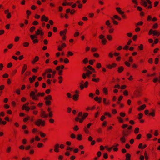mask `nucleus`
I'll list each match as a JSON object with an SVG mask.
<instances>
[{"label":"nucleus","mask_w":160,"mask_h":160,"mask_svg":"<svg viewBox=\"0 0 160 160\" xmlns=\"http://www.w3.org/2000/svg\"><path fill=\"white\" fill-rule=\"evenodd\" d=\"M77 138L79 140H80L82 138V136L81 134H78V135Z\"/></svg>","instance_id":"24"},{"label":"nucleus","mask_w":160,"mask_h":160,"mask_svg":"<svg viewBox=\"0 0 160 160\" xmlns=\"http://www.w3.org/2000/svg\"><path fill=\"white\" fill-rule=\"evenodd\" d=\"M83 81H82L80 85V87L81 89L82 90L84 88V85L83 84Z\"/></svg>","instance_id":"17"},{"label":"nucleus","mask_w":160,"mask_h":160,"mask_svg":"<svg viewBox=\"0 0 160 160\" xmlns=\"http://www.w3.org/2000/svg\"><path fill=\"white\" fill-rule=\"evenodd\" d=\"M67 31V29H65L64 31H61L60 32V35L61 36H62L64 34H65L66 33Z\"/></svg>","instance_id":"16"},{"label":"nucleus","mask_w":160,"mask_h":160,"mask_svg":"<svg viewBox=\"0 0 160 160\" xmlns=\"http://www.w3.org/2000/svg\"><path fill=\"white\" fill-rule=\"evenodd\" d=\"M114 88L119 89L120 88V86L118 84L114 86Z\"/></svg>","instance_id":"59"},{"label":"nucleus","mask_w":160,"mask_h":160,"mask_svg":"<svg viewBox=\"0 0 160 160\" xmlns=\"http://www.w3.org/2000/svg\"><path fill=\"white\" fill-rule=\"evenodd\" d=\"M41 21H45V22H47L48 21V18L47 17H46L45 15H43L42 17Z\"/></svg>","instance_id":"7"},{"label":"nucleus","mask_w":160,"mask_h":160,"mask_svg":"<svg viewBox=\"0 0 160 160\" xmlns=\"http://www.w3.org/2000/svg\"><path fill=\"white\" fill-rule=\"evenodd\" d=\"M88 81H86L84 83V86L86 88L88 87Z\"/></svg>","instance_id":"50"},{"label":"nucleus","mask_w":160,"mask_h":160,"mask_svg":"<svg viewBox=\"0 0 160 160\" xmlns=\"http://www.w3.org/2000/svg\"><path fill=\"white\" fill-rule=\"evenodd\" d=\"M38 24V22L37 21H34L33 22V24L34 25H37Z\"/></svg>","instance_id":"63"},{"label":"nucleus","mask_w":160,"mask_h":160,"mask_svg":"<svg viewBox=\"0 0 160 160\" xmlns=\"http://www.w3.org/2000/svg\"><path fill=\"white\" fill-rule=\"evenodd\" d=\"M137 9L138 10L141 11L142 10V8L141 7L139 6H138L137 7Z\"/></svg>","instance_id":"51"},{"label":"nucleus","mask_w":160,"mask_h":160,"mask_svg":"<svg viewBox=\"0 0 160 160\" xmlns=\"http://www.w3.org/2000/svg\"><path fill=\"white\" fill-rule=\"evenodd\" d=\"M117 118L118 119L119 121L121 123H123V121L122 119L120 117H117Z\"/></svg>","instance_id":"29"},{"label":"nucleus","mask_w":160,"mask_h":160,"mask_svg":"<svg viewBox=\"0 0 160 160\" xmlns=\"http://www.w3.org/2000/svg\"><path fill=\"white\" fill-rule=\"evenodd\" d=\"M123 94L124 95H127L128 94V91L127 90H125V91H124L123 92Z\"/></svg>","instance_id":"60"},{"label":"nucleus","mask_w":160,"mask_h":160,"mask_svg":"<svg viewBox=\"0 0 160 160\" xmlns=\"http://www.w3.org/2000/svg\"><path fill=\"white\" fill-rule=\"evenodd\" d=\"M6 123V122L2 121L1 119L0 118V124H2L4 125Z\"/></svg>","instance_id":"34"},{"label":"nucleus","mask_w":160,"mask_h":160,"mask_svg":"<svg viewBox=\"0 0 160 160\" xmlns=\"http://www.w3.org/2000/svg\"><path fill=\"white\" fill-rule=\"evenodd\" d=\"M124 68L122 67H120L118 68V71L119 72H121L123 70Z\"/></svg>","instance_id":"15"},{"label":"nucleus","mask_w":160,"mask_h":160,"mask_svg":"<svg viewBox=\"0 0 160 160\" xmlns=\"http://www.w3.org/2000/svg\"><path fill=\"white\" fill-rule=\"evenodd\" d=\"M67 95L68 98H71L72 97V95L69 92H68L67 93Z\"/></svg>","instance_id":"49"},{"label":"nucleus","mask_w":160,"mask_h":160,"mask_svg":"<svg viewBox=\"0 0 160 160\" xmlns=\"http://www.w3.org/2000/svg\"><path fill=\"white\" fill-rule=\"evenodd\" d=\"M99 38L100 39H102V43L103 44L105 45L107 41L106 39L105 38L104 36L103 35H101L99 36Z\"/></svg>","instance_id":"4"},{"label":"nucleus","mask_w":160,"mask_h":160,"mask_svg":"<svg viewBox=\"0 0 160 160\" xmlns=\"http://www.w3.org/2000/svg\"><path fill=\"white\" fill-rule=\"evenodd\" d=\"M153 34L154 36H158L160 35V34L159 32L156 30L153 31L152 29H150L149 32V34L151 35Z\"/></svg>","instance_id":"1"},{"label":"nucleus","mask_w":160,"mask_h":160,"mask_svg":"<svg viewBox=\"0 0 160 160\" xmlns=\"http://www.w3.org/2000/svg\"><path fill=\"white\" fill-rule=\"evenodd\" d=\"M146 107V105L145 104H143V105L141 106L139 108H138V110H141L144 109Z\"/></svg>","instance_id":"14"},{"label":"nucleus","mask_w":160,"mask_h":160,"mask_svg":"<svg viewBox=\"0 0 160 160\" xmlns=\"http://www.w3.org/2000/svg\"><path fill=\"white\" fill-rule=\"evenodd\" d=\"M138 148H142L143 145L142 143H140L139 144V145L138 146Z\"/></svg>","instance_id":"54"},{"label":"nucleus","mask_w":160,"mask_h":160,"mask_svg":"<svg viewBox=\"0 0 160 160\" xmlns=\"http://www.w3.org/2000/svg\"><path fill=\"white\" fill-rule=\"evenodd\" d=\"M104 158L105 159H107L108 158V154L106 153H105L103 155Z\"/></svg>","instance_id":"47"},{"label":"nucleus","mask_w":160,"mask_h":160,"mask_svg":"<svg viewBox=\"0 0 160 160\" xmlns=\"http://www.w3.org/2000/svg\"><path fill=\"white\" fill-rule=\"evenodd\" d=\"M120 141L122 143H124L125 142V138L124 137H121L120 138Z\"/></svg>","instance_id":"23"},{"label":"nucleus","mask_w":160,"mask_h":160,"mask_svg":"<svg viewBox=\"0 0 160 160\" xmlns=\"http://www.w3.org/2000/svg\"><path fill=\"white\" fill-rule=\"evenodd\" d=\"M83 62L84 63H87L88 62V58H85V59L83 60Z\"/></svg>","instance_id":"31"},{"label":"nucleus","mask_w":160,"mask_h":160,"mask_svg":"<svg viewBox=\"0 0 160 160\" xmlns=\"http://www.w3.org/2000/svg\"><path fill=\"white\" fill-rule=\"evenodd\" d=\"M78 115V117H81V118L82 119H85V117H84V116L83 115L82 112H79Z\"/></svg>","instance_id":"13"},{"label":"nucleus","mask_w":160,"mask_h":160,"mask_svg":"<svg viewBox=\"0 0 160 160\" xmlns=\"http://www.w3.org/2000/svg\"><path fill=\"white\" fill-rule=\"evenodd\" d=\"M27 66L26 65L24 64V66L22 68V74H23V73L25 72V70L27 69Z\"/></svg>","instance_id":"12"},{"label":"nucleus","mask_w":160,"mask_h":160,"mask_svg":"<svg viewBox=\"0 0 160 160\" xmlns=\"http://www.w3.org/2000/svg\"><path fill=\"white\" fill-rule=\"evenodd\" d=\"M158 27V24L156 23L153 26L152 28L154 29Z\"/></svg>","instance_id":"30"},{"label":"nucleus","mask_w":160,"mask_h":160,"mask_svg":"<svg viewBox=\"0 0 160 160\" xmlns=\"http://www.w3.org/2000/svg\"><path fill=\"white\" fill-rule=\"evenodd\" d=\"M47 72H52V69H48L46 71Z\"/></svg>","instance_id":"42"},{"label":"nucleus","mask_w":160,"mask_h":160,"mask_svg":"<svg viewBox=\"0 0 160 160\" xmlns=\"http://www.w3.org/2000/svg\"><path fill=\"white\" fill-rule=\"evenodd\" d=\"M61 68L60 66H58L56 68V69L58 71V74L59 75H61L62 74V70H60V69Z\"/></svg>","instance_id":"8"},{"label":"nucleus","mask_w":160,"mask_h":160,"mask_svg":"<svg viewBox=\"0 0 160 160\" xmlns=\"http://www.w3.org/2000/svg\"><path fill=\"white\" fill-rule=\"evenodd\" d=\"M92 80L93 81L95 82H98L99 80V78H93L92 79Z\"/></svg>","instance_id":"25"},{"label":"nucleus","mask_w":160,"mask_h":160,"mask_svg":"<svg viewBox=\"0 0 160 160\" xmlns=\"http://www.w3.org/2000/svg\"><path fill=\"white\" fill-rule=\"evenodd\" d=\"M31 38L32 40H33L34 38H37V36L35 35H30Z\"/></svg>","instance_id":"20"},{"label":"nucleus","mask_w":160,"mask_h":160,"mask_svg":"<svg viewBox=\"0 0 160 160\" xmlns=\"http://www.w3.org/2000/svg\"><path fill=\"white\" fill-rule=\"evenodd\" d=\"M152 112L150 113L149 114L152 116H154V111L153 110H152Z\"/></svg>","instance_id":"33"},{"label":"nucleus","mask_w":160,"mask_h":160,"mask_svg":"<svg viewBox=\"0 0 160 160\" xmlns=\"http://www.w3.org/2000/svg\"><path fill=\"white\" fill-rule=\"evenodd\" d=\"M94 99L96 101H98V102L100 103L101 102L102 98H99L98 97H96L94 98Z\"/></svg>","instance_id":"10"},{"label":"nucleus","mask_w":160,"mask_h":160,"mask_svg":"<svg viewBox=\"0 0 160 160\" xmlns=\"http://www.w3.org/2000/svg\"><path fill=\"white\" fill-rule=\"evenodd\" d=\"M49 117L51 118L52 117V112H50L49 113Z\"/></svg>","instance_id":"57"},{"label":"nucleus","mask_w":160,"mask_h":160,"mask_svg":"<svg viewBox=\"0 0 160 160\" xmlns=\"http://www.w3.org/2000/svg\"><path fill=\"white\" fill-rule=\"evenodd\" d=\"M10 25L9 24H8L5 26V28L7 29H8L9 28Z\"/></svg>","instance_id":"62"},{"label":"nucleus","mask_w":160,"mask_h":160,"mask_svg":"<svg viewBox=\"0 0 160 160\" xmlns=\"http://www.w3.org/2000/svg\"><path fill=\"white\" fill-rule=\"evenodd\" d=\"M35 140L37 141H39L40 138L38 136H36L35 138Z\"/></svg>","instance_id":"61"},{"label":"nucleus","mask_w":160,"mask_h":160,"mask_svg":"<svg viewBox=\"0 0 160 160\" xmlns=\"http://www.w3.org/2000/svg\"><path fill=\"white\" fill-rule=\"evenodd\" d=\"M125 64L128 67H129L130 65V64L127 61L125 62Z\"/></svg>","instance_id":"52"},{"label":"nucleus","mask_w":160,"mask_h":160,"mask_svg":"<svg viewBox=\"0 0 160 160\" xmlns=\"http://www.w3.org/2000/svg\"><path fill=\"white\" fill-rule=\"evenodd\" d=\"M78 95H74L73 96V99L75 101H77L78 100Z\"/></svg>","instance_id":"18"},{"label":"nucleus","mask_w":160,"mask_h":160,"mask_svg":"<svg viewBox=\"0 0 160 160\" xmlns=\"http://www.w3.org/2000/svg\"><path fill=\"white\" fill-rule=\"evenodd\" d=\"M35 28L34 27H32L30 29V31L31 32H33L34 30L35 29Z\"/></svg>","instance_id":"28"},{"label":"nucleus","mask_w":160,"mask_h":160,"mask_svg":"<svg viewBox=\"0 0 160 160\" xmlns=\"http://www.w3.org/2000/svg\"><path fill=\"white\" fill-rule=\"evenodd\" d=\"M31 12L29 10H27L26 11V14L27 15H29L31 14Z\"/></svg>","instance_id":"55"},{"label":"nucleus","mask_w":160,"mask_h":160,"mask_svg":"<svg viewBox=\"0 0 160 160\" xmlns=\"http://www.w3.org/2000/svg\"><path fill=\"white\" fill-rule=\"evenodd\" d=\"M103 92L105 94H107L108 93V91L106 88H104L103 89Z\"/></svg>","instance_id":"37"},{"label":"nucleus","mask_w":160,"mask_h":160,"mask_svg":"<svg viewBox=\"0 0 160 160\" xmlns=\"http://www.w3.org/2000/svg\"><path fill=\"white\" fill-rule=\"evenodd\" d=\"M9 11L8 9L5 10L4 11L5 14H6V17L8 19L10 18L11 17V13L9 12Z\"/></svg>","instance_id":"5"},{"label":"nucleus","mask_w":160,"mask_h":160,"mask_svg":"<svg viewBox=\"0 0 160 160\" xmlns=\"http://www.w3.org/2000/svg\"><path fill=\"white\" fill-rule=\"evenodd\" d=\"M101 67V64L100 63H98L97 65V67L98 68H100Z\"/></svg>","instance_id":"48"},{"label":"nucleus","mask_w":160,"mask_h":160,"mask_svg":"<svg viewBox=\"0 0 160 160\" xmlns=\"http://www.w3.org/2000/svg\"><path fill=\"white\" fill-rule=\"evenodd\" d=\"M58 79H59V83H61L62 82V77L60 76L58 78Z\"/></svg>","instance_id":"43"},{"label":"nucleus","mask_w":160,"mask_h":160,"mask_svg":"<svg viewBox=\"0 0 160 160\" xmlns=\"http://www.w3.org/2000/svg\"><path fill=\"white\" fill-rule=\"evenodd\" d=\"M139 118L138 119H140L142 117V113H139L138 114Z\"/></svg>","instance_id":"44"},{"label":"nucleus","mask_w":160,"mask_h":160,"mask_svg":"<svg viewBox=\"0 0 160 160\" xmlns=\"http://www.w3.org/2000/svg\"><path fill=\"white\" fill-rule=\"evenodd\" d=\"M39 133H40V134L41 136V137H44L45 136V134L42 133V132H39Z\"/></svg>","instance_id":"36"},{"label":"nucleus","mask_w":160,"mask_h":160,"mask_svg":"<svg viewBox=\"0 0 160 160\" xmlns=\"http://www.w3.org/2000/svg\"><path fill=\"white\" fill-rule=\"evenodd\" d=\"M158 78H155L153 80V82H156L157 81H158Z\"/></svg>","instance_id":"64"},{"label":"nucleus","mask_w":160,"mask_h":160,"mask_svg":"<svg viewBox=\"0 0 160 160\" xmlns=\"http://www.w3.org/2000/svg\"><path fill=\"white\" fill-rule=\"evenodd\" d=\"M45 103L47 105H50L51 104V101L48 100H46Z\"/></svg>","instance_id":"26"},{"label":"nucleus","mask_w":160,"mask_h":160,"mask_svg":"<svg viewBox=\"0 0 160 160\" xmlns=\"http://www.w3.org/2000/svg\"><path fill=\"white\" fill-rule=\"evenodd\" d=\"M41 116L43 118H46L48 117V115L45 114L44 111H42L41 113Z\"/></svg>","instance_id":"11"},{"label":"nucleus","mask_w":160,"mask_h":160,"mask_svg":"<svg viewBox=\"0 0 160 160\" xmlns=\"http://www.w3.org/2000/svg\"><path fill=\"white\" fill-rule=\"evenodd\" d=\"M82 78L85 79L87 77H86V73H83L82 75Z\"/></svg>","instance_id":"45"},{"label":"nucleus","mask_w":160,"mask_h":160,"mask_svg":"<svg viewBox=\"0 0 160 160\" xmlns=\"http://www.w3.org/2000/svg\"><path fill=\"white\" fill-rule=\"evenodd\" d=\"M71 137L72 138H76V136L75 135L72 133L71 135Z\"/></svg>","instance_id":"53"},{"label":"nucleus","mask_w":160,"mask_h":160,"mask_svg":"<svg viewBox=\"0 0 160 160\" xmlns=\"http://www.w3.org/2000/svg\"><path fill=\"white\" fill-rule=\"evenodd\" d=\"M143 24V22H138L137 23L136 25V26H137L138 25H142Z\"/></svg>","instance_id":"56"},{"label":"nucleus","mask_w":160,"mask_h":160,"mask_svg":"<svg viewBox=\"0 0 160 160\" xmlns=\"http://www.w3.org/2000/svg\"><path fill=\"white\" fill-rule=\"evenodd\" d=\"M111 19L113 21V22L114 24L116 25H117L118 24V22L114 20L113 18H112Z\"/></svg>","instance_id":"40"},{"label":"nucleus","mask_w":160,"mask_h":160,"mask_svg":"<svg viewBox=\"0 0 160 160\" xmlns=\"http://www.w3.org/2000/svg\"><path fill=\"white\" fill-rule=\"evenodd\" d=\"M11 149V148L10 147H8L7 148V150H6V152H9Z\"/></svg>","instance_id":"39"},{"label":"nucleus","mask_w":160,"mask_h":160,"mask_svg":"<svg viewBox=\"0 0 160 160\" xmlns=\"http://www.w3.org/2000/svg\"><path fill=\"white\" fill-rule=\"evenodd\" d=\"M120 114V115L122 117H124L125 116V114L122 112H121Z\"/></svg>","instance_id":"58"},{"label":"nucleus","mask_w":160,"mask_h":160,"mask_svg":"<svg viewBox=\"0 0 160 160\" xmlns=\"http://www.w3.org/2000/svg\"><path fill=\"white\" fill-rule=\"evenodd\" d=\"M22 109L23 110L25 109L26 111H28L30 110V108L29 107L27 106L26 105H24L22 107Z\"/></svg>","instance_id":"6"},{"label":"nucleus","mask_w":160,"mask_h":160,"mask_svg":"<svg viewBox=\"0 0 160 160\" xmlns=\"http://www.w3.org/2000/svg\"><path fill=\"white\" fill-rule=\"evenodd\" d=\"M139 128H136L135 130V133L136 134L138 133L139 132Z\"/></svg>","instance_id":"32"},{"label":"nucleus","mask_w":160,"mask_h":160,"mask_svg":"<svg viewBox=\"0 0 160 160\" xmlns=\"http://www.w3.org/2000/svg\"><path fill=\"white\" fill-rule=\"evenodd\" d=\"M40 32H41V30H40L39 29L37 30L35 32L36 35H40Z\"/></svg>","instance_id":"27"},{"label":"nucleus","mask_w":160,"mask_h":160,"mask_svg":"<svg viewBox=\"0 0 160 160\" xmlns=\"http://www.w3.org/2000/svg\"><path fill=\"white\" fill-rule=\"evenodd\" d=\"M35 124L38 126H40L41 125L44 126L45 125V122L42 121L41 119H38L35 122Z\"/></svg>","instance_id":"2"},{"label":"nucleus","mask_w":160,"mask_h":160,"mask_svg":"<svg viewBox=\"0 0 160 160\" xmlns=\"http://www.w3.org/2000/svg\"><path fill=\"white\" fill-rule=\"evenodd\" d=\"M141 4L143 5L145 7H146L148 6L147 2L145 1V0H141Z\"/></svg>","instance_id":"9"},{"label":"nucleus","mask_w":160,"mask_h":160,"mask_svg":"<svg viewBox=\"0 0 160 160\" xmlns=\"http://www.w3.org/2000/svg\"><path fill=\"white\" fill-rule=\"evenodd\" d=\"M79 129L78 128V127L77 126H75L73 128V129L75 131H77Z\"/></svg>","instance_id":"46"},{"label":"nucleus","mask_w":160,"mask_h":160,"mask_svg":"<svg viewBox=\"0 0 160 160\" xmlns=\"http://www.w3.org/2000/svg\"><path fill=\"white\" fill-rule=\"evenodd\" d=\"M68 54L67 55V56L68 57L69 56H72L73 54L70 51H68Z\"/></svg>","instance_id":"35"},{"label":"nucleus","mask_w":160,"mask_h":160,"mask_svg":"<svg viewBox=\"0 0 160 160\" xmlns=\"http://www.w3.org/2000/svg\"><path fill=\"white\" fill-rule=\"evenodd\" d=\"M52 99V96L51 95H49L47 97L45 98V99L46 100H48V99L51 100Z\"/></svg>","instance_id":"21"},{"label":"nucleus","mask_w":160,"mask_h":160,"mask_svg":"<svg viewBox=\"0 0 160 160\" xmlns=\"http://www.w3.org/2000/svg\"><path fill=\"white\" fill-rule=\"evenodd\" d=\"M106 24L108 26L109 28H111L112 26L110 25V23L109 20H107L106 22Z\"/></svg>","instance_id":"22"},{"label":"nucleus","mask_w":160,"mask_h":160,"mask_svg":"<svg viewBox=\"0 0 160 160\" xmlns=\"http://www.w3.org/2000/svg\"><path fill=\"white\" fill-rule=\"evenodd\" d=\"M131 157V155L128 153H127L126 154V160H130V158Z\"/></svg>","instance_id":"19"},{"label":"nucleus","mask_w":160,"mask_h":160,"mask_svg":"<svg viewBox=\"0 0 160 160\" xmlns=\"http://www.w3.org/2000/svg\"><path fill=\"white\" fill-rule=\"evenodd\" d=\"M29 45V43L27 42H24L23 43V46L25 47H28Z\"/></svg>","instance_id":"41"},{"label":"nucleus","mask_w":160,"mask_h":160,"mask_svg":"<svg viewBox=\"0 0 160 160\" xmlns=\"http://www.w3.org/2000/svg\"><path fill=\"white\" fill-rule=\"evenodd\" d=\"M30 96L33 100H38V98L36 97V96L35 95V92L33 91H32L31 92V93L30 94Z\"/></svg>","instance_id":"3"},{"label":"nucleus","mask_w":160,"mask_h":160,"mask_svg":"<svg viewBox=\"0 0 160 160\" xmlns=\"http://www.w3.org/2000/svg\"><path fill=\"white\" fill-rule=\"evenodd\" d=\"M107 38L109 40H110L112 39V37L110 35H108L107 36Z\"/></svg>","instance_id":"38"}]
</instances>
